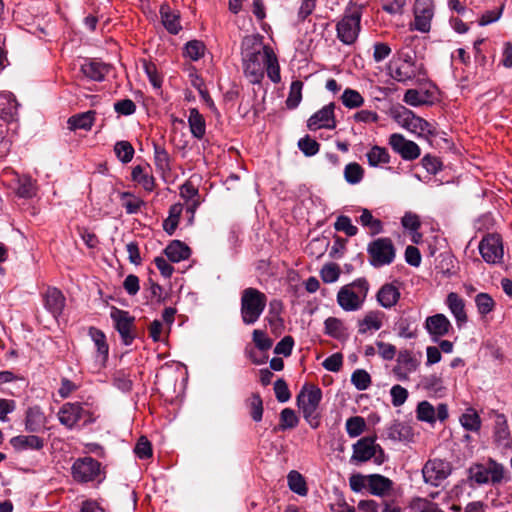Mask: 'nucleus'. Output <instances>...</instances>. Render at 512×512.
<instances>
[{
  "instance_id": "1",
  "label": "nucleus",
  "mask_w": 512,
  "mask_h": 512,
  "mask_svg": "<svg viewBox=\"0 0 512 512\" xmlns=\"http://www.w3.org/2000/svg\"><path fill=\"white\" fill-rule=\"evenodd\" d=\"M263 37L260 35H248L241 43L242 65L245 77L252 84H259L265 73V49Z\"/></svg>"
},
{
  "instance_id": "2",
  "label": "nucleus",
  "mask_w": 512,
  "mask_h": 512,
  "mask_svg": "<svg viewBox=\"0 0 512 512\" xmlns=\"http://www.w3.org/2000/svg\"><path fill=\"white\" fill-rule=\"evenodd\" d=\"M370 290V285L365 277L343 285L336 296L337 304L345 312H356L362 309Z\"/></svg>"
},
{
  "instance_id": "3",
  "label": "nucleus",
  "mask_w": 512,
  "mask_h": 512,
  "mask_svg": "<svg viewBox=\"0 0 512 512\" xmlns=\"http://www.w3.org/2000/svg\"><path fill=\"white\" fill-rule=\"evenodd\" d=\"M321 399L322 391L315 385L303 386L296 398L299 410L306 422L313 429H316L320 424L317 410Z\"/></svg>"
},
{
  "instance_id": "4",
  "label": "nucleus",
  "mask_w": 512,
  "mask_h": 512,
  "mask_svg": "<svg viewBox=\"0 0 512 512\" xmlns=\"http://www.w3.org/2000/svg\"><path fill=\"white\" fill-rule=\"evenodd\" d=\"M267 297L256 288H246L241 296V318L244 324L256 323L265 310Z\"/></svg>"
},
{
  "instance_id": "5",
  "label": "nucleus",
  "mask_w": 512,
  "mask_h": 512,
  "mask_svg": "<svg viewBox=\"0 0 512 512\" xmlns=\"http://www.w3.org/2000/svg\"><path fill=\"white\" fill-rule=\"evenodd\" d=\"M394 119L402 128L416 134L418 137L436 135V129L433 124L417 116L413 111L405 107L396 110Z\"/></svg>"
},
{
  "instance_id": "6",
  "label": "nucleus",
  "mask_w": 512,
  "mask_h": 512,
  "mask_svg": "<svg viewBox=\"0 0 512 512\" xmlns=\"http://www.w3.org/2000/svg\"><path fill=\"white\" fill-rule=\"evenodd\" d=\"M504 466L490 459L486 464H473L469 470V479L477 485L498 484L504 478Z\"/></svg>"
},
{
  "instance_id": "7",
  "label": "nucleus",
  "mask_w": 512,
  "mask_h": 512,
  "mask_svg": "<svg viewBox=\"0 0 512 512\" xmlns=\"http://www.w3.org/2000/svg\"><path fill=\"white\" fill-rule=\"evenodd\" d=\"M369 263L374 268L390 265L396 256L395 246L390 238H378L367 246Z\"/></svg>"
},
{
  "instance_id": "8",
  "label": "nucleus",
  "mask_w": 512,
  "mask_h": 512,
  "mask_svg": "<svg viewBox=\"0 0 512 512\" xmlns=\"http://www.w3.org/2000/svg\"><path fill=\"white\" fill-rule=\"evenodd\" d=\"M378 465L382 464L385 460V454L379 444L375 443L372 437H363L353 445V454L351 461L367 462L370 459Z\"/></svg>"
},
{
  "instance_id": "9",
  "label": "nucleus",
  "mask_w": 512,
  "mask_h": 512,
  "mask_svg": "<svg viewBox=\"0 0 512 512\" xmlns=\"http://www.w3.org/2000/svg\"><path fill=\"white\" fill-rule=\"evenodd\" d=\"M57 418L60 424L69 430L74 429L83 418H85L86 423L94 421V419L91 418L90 412L85 410L79 402L64 403L57 413Z\"/></svg>"
},
{
  "instance_id": "10",
  "label": "nucleus",
  "mask_w": 512,
  "mask_h": 512,
  "mask_svg": "<svg viewBox=\"0 0 512 512\" xmlns=\"http://www.w3.org/2000/svg\"><path fill=\"white\" fill-rule=\"evenodd\" d=\"M361 12L358 8L346 14L337 24V36L341 42L350 45L355 42L360 31Z\"/></svg>"
},
{
  "instance_id": "11",
  "label": "nucleus",
  "mask_w": 512,
  "mask_h": 512,
  "mask_svg": "<svg viewBox=\"0 0 512 512\" xmlns=\"http://www.w3.org/2000/svg\"><path fill=\"white\" fill-rule=\"evenodd\" d=\"M110 317L121 337L122 343L126 346L131 345L136 337L134 332L135 318L128 311L117 308H113Z\"/></svg>"
},
{
  "instance_id": "12",
  "label": "nucleus",
  "mask_w": 512,
  "mask_h": 512,
  "mask_svg": "<svg viewBox=\"0 0 512 512\" xmlns=\"http://www.w3.org/2000/svg\"><path fill=\"white\" fill-rule=\"evenodd\" d=\"M389 74L397 82L409 84L417 78L424 77L426 72L423 64H409L394 61L389 66Z\"/></svg>"
},
{
  "instance_id": "13",
  "label": "nucleus",
  "mask_w": 512,
  "mask_h": 512,
  "mask_svg": "<svg viewBox=\"0 0 512 512\" xmlns=\"http://www.w3.org/2000/svg\"><path fill=\"white\" fill-rule=\"evenodd\" d=\"M420 360L412 351L404 349L397 354L396 365L392 369V373L398 381H408L410 374L417 371Z\"/></svg>"
},
{
  "instance_id": "14",
  "label": "nucleus",
  "mask_w": 512,
  "mask_h": 512,
  "mask_svg": "<svg viewBox=\"0 0 512 512\" xmlns=\"http://www.w3.org/2000/svg\"><path fill=\"white\" fill-rule=\"evenodd\" d=\"M479 252L485 262L498 264L503 259V244L500 235L488 234L479 243Z\"/></svg>"
},
{
  "instance_id": "15",
  "label": "nucleus",
  "mask_w": 512,
  "mask_h": 512,
  "mask_svg": "<svg viewBox=\"0 0 512 512\" xmlns=\"http://www.w3.org/2000/svg\"><path fill=\"white\" fill-rule=\"evenodd\" d=\"M450 473V463L441 459L427 461L422 469L424 481L432 486H439Z\"/></svg>"
},
{
  "instance_id": "16",
  "label": "nucleus",
  "mask_w": 512,
  "mask_h": 512,
  "mask_svg": "<svg viewBox=\"0 0 512 512\" xmlns=\"http://www.w3.org/2000/svg\"><path fill=\"white\" fill-rule=\"evenodd\" d=\"M100 474V463L92 457L77 459L72 465L73 478L82 483L95 480Z\"/></svg>"
},
{
  "instance_id": "17",
  "label": "nucleus",
  "mask_w": 512,
  "mask_h": 512,
  "mask_svg": "<svg viewBox=\"0 0 512 512\" xmlns=\"http://www.w3.org/2000/svg\"><path fill=\"white\" fill-rule=\"evenodd\" d=\"M434 16V5L431 0H416L414 5V22L412 29L426 33L431 28V20Z\"/></svg>"
},
{
  "instance_id": "18",
  "label": "nucleus",
  "mask_w": 512,
  "mask_h": 512,
  "mask_svg": "<svg viewBox=\"0 0 512 512\" xmlns=\"http://www.w3.org/2000/svg\"><path fill=\"white\" fill-rule=\"evenodd\" d=\"M388 143L394 152L399 154L403 160L412 161L421 154V149L414 141L406 139L400 133H393L389 136Z\"/></svg>"
},
{
  "instance_id": "19",
  "label": "nucleus",
  "mask_w": 512,
  "mask_h": 512,
  "mask_svg": "<svg viewBox=\"0 0 512 512\" xmlns=\"http://www.w3.org/2000/svg\"><path fill=\"white\" fill-rule=\"evenodd\" d=\"M335 105L329 103L315 112L307 121V127L311 131L318 129H334L336 127V120L334 115Z\"/></svg>"
},
{
  "instance_id": "20",
  "label": "nucleus",
  "mask_w": 512,
  "mask_h": 512,
  "mask_svg": "<svg viewBox=\"0 0 512 512\" xmlns=\"http://www.w3.org/2000/svg\"><path fill=\"white\" fill-rule=\"evenodd\" d=\"M425 328L432 340L438 341L452 330V324L444 314L438 313L426 318Z\"/></svg>"
},
{
  "instance_id": "21",
  "label": "nucleus",
  "mask_w": 512,
  "mask_h": 512,
  "mask_svg": "<svg viewBox=\"0 0 512 512\" xmlns=\"http://www.w3.org/2000/svg\"><path fill=\"white\" fill-rule=\"evenodd\" d=\"M445 305L454 317L457 327L461 329L468 321L464 299L457 293L450 292L445 299Z\"/></svg>"
},
{
  "instance_id": "22",
  "label": "nucleus",
  "mask_w": 512,
  "mask_h": 512,
  "mask_svg": "<svg viewBox=\"0 0 512 512\" xmlns=\"http://www.w3.org/2000/svg\"><path fill=\"white\" fill-rule=\"evenodd\" d=\"M45 309L57 319L65 307V297L63 293L54 287L48 288L43 295Z\"/></svg>"
},
{
  "instance_id": "23",
  "label": "nucleus",
  "mask_w": 512,
  "mask_h": 512,
  "mask_svg": "<svg viewBox=\"0 0 512 512\" xmlns=\"http://www.w3.org/2000/svg\"><path fill=\"white\" fill-rule=\"evenodd\" d=\"M88 335L90 336L97 350L96 362L99 364V367H104L109 355V346L106 340V336L102 330L96 327H90L88 330Z\"/></svg>"
},
{
  "instance_id": "24",
  "label": "nucleus",
  "mask_w": 512,
  "mask_h": 512,
  "mask_svg": "<svg viewBox=\"0 0 512 512\" xmlns=\"http://www.w3.org/2000/svg\"><path fill=\"white\" fill-rule=\"evenodd\" d=\"M109 70V65L97 59H85L81 64L83 75L93 81H103Z\"/></svg>"
},
{
  "instance_id": "25",
  "label": "nucleus",
  "mask_w": 512,
  "mask_h": 512,
  "mask_svg": "<svg viewBox=\"0 0 512 512\" xmlns=\"http://www.w3.org/2000/svg\"><path fill=\"white\" fill-rule=\"evenodd\" d=\"M384 319L385 314L382 311L372 310L367 312L364 317L358 321V333L364 335L378 331L382 328Z\"/></svg>"
},
{
  "instance_id": "26",
  "label": "nucleus",
  "mask_w": 512,
  "mask_h": 512,
  "mask_svg": "<svg viewBox=\"0 0 512 512\" xmlns=\"http://www.w3.org/2000/svg\"><path fill=\"white\" fill-rule=\"evenodd\" d=\"M47 418L39 406L27 409L25 416V429L28 432L37 433L46 428Z\"/></svg>"
},
{
  "instance_id": "27",
  "label": "nucleus",
  "mask_w": 512,
  "mask_h": 512,
  "mask_svg": "<svg viewBox=\"0 0 512 512\" xmlns=\"http://www.w3.org/2000/svg\"><path fill=\"white\" fill-rule=\"evenodd\" d=\"M494 440L497 445L502 448H510L512 445V438L507 420L503 414H497L495 416Z\"/></svg>"
},
{
  "instance_id": "28",
  "label": "nucleus",
  "mask_w": 512,
  "mask_h": 512,
  "mask_svg": "<svg viewBox=\"0 0 512 512\" xmlns=\"http://www.w3.org/2000/svg\"><path fill=\"white\" fill-rule=\"evenodd\" d=\"M386 435L393 441L404 442L412 440L414 433L412 427L409 424L405 422L394 421L386 428Z\"/></svg>"
},
{
  "instance_id": "29",
  "label": "nucleus",
  "mask_w": 512,
  "mask_h": 512,
  "mask_svg": "<svg viewBox=\"0 0 512 512\" xmlns=\"http://www.w3.org/2000/svg\"><path fill=\"white\" fill-rule=\"evenodd\" d=\"M10 444L17 451L40 450L44 446V441L36 435H19L11 438Z\"/></svg>"
},
{
  "instance_id": "30",
  "label": "nucleus",
  "mask_w": 512,
  "mask_h": 512,
  "mask_svg": "<svg viewBox=\"0 0 512 512\" xmlns=\"http://www.w3.org/2000/svg\"><path fill=\"white\" fill-rule=\"evenodd\" d=\"M376 298L383 308L389 309L397 304L400 291L393 284H384L377 292Z\"/></svg>"
},
{
  "instance_id": "31",
  "label": "nucleus",
  "mask_w": 512,
  "mask_h": 512,
  "mask_svg": "<svg viewBox=\"0 0 512 512\" xmlns=\"http://www.w3.org/2000/svg\"><path fill=\"white\" fill-rule=\"evenodd\" d=\"M393 482L380 474L368 475V490L372 495L384 496L392 489Z\"/></svg>"
},
{
  "instance_id": "32",
  "label": "nucleus",
  "mask_w": 512,
  "mask_h": 512,
  "mask_svg": "<svg viewBox=\"0 0 512 512\" xmlns=\"http://www.w3.org/2000/svg\"><path fill=\"white\" fill-rule=\"evenodd\" d=\"M132 180L141 185L146 191L151 192L155 186V180L150 172V167L137 165L133 168Z\"/></svg>"
},
{
  "instance_id": "33",
  "label": "nucleus",
  "mask_w": 512,
  "mask_h": 512,
  "mask_svg": "<svg viewBox=\"0 0 512 512\" xmlns=\"http://www.w3.org/2000/svg\"><path fill=\"white\" fill-rule=\"evenodd\" d=\"M167 258L175 263L186 260L191 254L190 248L179 240L172 241L164 250Z\"/></svg>"
},
{
  "instance_id": "34",
  "label": "nucleus",
  "mask_w": 512,
  "mask_h": 512,
  "mask_svg": "<svg viewBox=\"0 0 512 512\" xmlns=\"http://www.w3.org/2000/svg\"><path fill=\"white\" fill-rule=\"evenodd\" d=\"M95 115V111H87L73 115L67 121L68 128L71 131H75L78 129L90 130L95 121Z\"/></svg>"
},
{
  "instance_id": "35",
  "label": "nucleus",
  "mask_w": 512,
  "mask_h": 512,
  "mask_svg": "<svg viewBox=\"0 0 512 512\" xmlns=\"http://www.w3.org/2000/svg\"><path fill=\"white\" fill-rule=\"evenodd\" d=\"M188 124L193 137L200 140L205 136L206 122L197 108L189 110Z\"/></svg>"
},
{
  "instance_id": "36",
  "label": "nucleus",
  "mask_w": 512,
  "mask_h": 512,
  "mask_svg": "<svg viewBox=\"0 0 512 512\" xmlns=\"http://www.w3.org/2000/svg\"><path fill=\"white\" fill-rule=\"evenodd\" d=\"M367 162L371 167H381L390 163V154L385 147L374 145L366 153Z\"/></svg>"
},
{
  "instance_id": "37",
  "label": "nucleus",
  "mask_w": 512,
  "mask_h": 512,
  "mask_svg": "<svg viewBox=\"0 0 512 512\" xmlns=\"http://www.w3.org/2000/svg\"><path fill=\"white\" fill-rule=\"evenodd\" d=\"M265 57H266L265 71L267 72L268 78L273 83L280 82L281 76H280V67H279L278 59L271 47H267L265 49Z\"/></svg>"
},
{
  "instance_id": "38",
  "label": "nucleus",
  "mask_w": 512,
  "mask_h": 512,
  "mask_svg": "<svg viewBox=\"0 0 512 512\" xmlns=\"http://www.w3.org/2000/svg\"><path fill=\"white\" fill-rule=\"evenodd\" d=\"M160 14L164 27L171 34H177L181 30L179 16L173 13L169 6H161Z\"/></svg>"
},
{
  "instance_id": "39",
  "label": "nucleus",
  "mask_w": 512,
  "mask_h": 512,
  "mask_svg": "<svg viewBox=\"0 0 512 512\" xmlns=\"http://www.w3.org/2000/svg\"><path fill=\"white\" fill-rule=\"evenodd\" d=\"M358 222L369 230L370 235L374 236L382 232L383 225L379 219L374 218L368 209H362Z\"/></svg>"
},
{
  "instance_id": "40",
  "label": "nucleus",
  "mask_w": 512,
  "mask_h": 512,
  "mask_svg": "<svg viewBox=\"0 0 512 512\" xmlns=\"http://www.w3.org/2000/svg\"><path fill=\"white\" fill-rule=\"evenodd\" d=\"M459 421L462 427L467 431L478 432L481 428V418L473 408L466 409L460 416Z\"/></svg>"
},
{
  "instance_id": "41",
  "label": "nucleus",
  "mask_w": 512,
  "mask_h": 512,
  "mask_svg": "<svg viewBox=\"0 0 512 512\" xmlns=\"http://www.w3.org/2000/svg\"><path fill=\"white\" fill-rule=\"evenodd\" d=\"M122 206L128 214H136L140 211L141 207L145 205L144 201L135 196L131 192L123 191L119 193Z\"/></svg>"
},
{
  "instance_id": "42",
  "label": "nucleus",
  "mask_w": 512,
  "mask_h": 512,
  "mask_svg": "<svg viewBox=\"0 0 512 512\" xmlns=\"http://www.w3.org/2000/svg\"><path fill=\"white\" fill-rule=\"evenodd\" d=\"M420 385L429 393L441 396L445 391L443 380L436 374L425 376L421 379Z\"/></svg>"
},
{
  "instance_id": "43",
  "label": "nucleus",
  "mask_w": 512,
  "mask_h": 512,
  "mask_svg": "<svg viewBox=\"0 0 512 512\" xmlns=\"http://www.w3.org/2000/svg\"><path fill=\"white\" fill-rule=\"evenodd\" d=\"M288 486L294 493L305 496L308 493V488L304 477L295 470H292L287 475Z\"/></svg>"
},
{
  "instance_id": "44",
  "label": "nucleus",
  "mask_w": 512,
  "mask_h": 512,
  "mask_svg": "<svg viewBox=\"0 0 512 512\" xmlns=\"http://www.w3.org/2000/svg\"><path fill=\"white\" fill-rule=\"evenodd\" d=\"M325 333L335 339H341L346 335V328L342 320L329 317L324 322Z\"/></svg>"
},
{
  "instance_id": "45",
  "label": "nucleus",
  "mask_w": 512,
  "mask_h": 512,
  "mask_svg": "<svg viewBox=\"0 0 512 512\" xmlns=\"http://www.w3.org/2000/svg\"><path fill=\"white\" fill-rule=\"evenodd\" d=\"M416 418L419 421L434 424L436 422V411L434 406L428 401H421L416 408Z\"/></svg>"
},
{
  "instance_id": "46",
  "label": "nucleus",
  "mask_w": 512,
  "mask_h": 512,
  "mask_svg": "<svg viewBox=\"0 0 512 512\" xmlns=\"http://www.w3.org/2000/svg\"><path fill=\"white\" fill-rule=\"evenodd\" d=\"M364 177V169L356 162L347 164L344 168V178L351 185L358 184Z\"/></svg>"
},
{
  "instance_id": "47",
  "label": "nucleus",
  "mask_w": 512,
  "mask_h": 512,
  "mask_svg": "<svg viewBox=\"0 0 512 512\" xmlns=\"http://www.w3.org/2000/svg\"><path fill=\"white\" fill-rule=\"evenodd\" d=\"M474 301L477 311L482 317H485L495 308V301L488 293L477 294Z\"/></svg>"
},
{
  "instance_id": "48",
  "label": "nucleus",
  "mask_w": 512,
  "mask_h": 512,
  "mask_svg": "<svg viewBox=\"0 0 512 512\" xmlns=\"http://www.w3.org/2000/svg\"><path fill=\"white\" fill-rule=\"evenodd\" d=\"M36 182L29 176H22L18 180L17 195L21 198H32L36 195Z\"/></svg>"
},
{
  "instance_id": "49",
  "label": "nucleus",
  "mask_w": 512,
  "mask_h": 512,
  "mask_svg": "<svg viewBox=\"0 0 512 512\" xmlns=\"http://www.w3.org/2000/svg\"><path fill=\"white\" fill-rule=\"evenodd\" d=\"M205 45L199 40H191L185 44L184 56L192 61H198L205 53Z\"/></svg>"
},
{
  "instance_id": "50",
  "label": "nucleus",
  "mask_w": 512,
  "mask_h": 512,
  "mask_svg": "<svg viewBox=\"0 0 512 512\" xmlns=\"http://www.w3.org/2000/svg\"><path fill=\"white\" fill-rule=\"evenodd\" d=\"M341 101L346 108L353 109L362 106L364 98L358 91L346 88L341 96Z\"/></svg>"
},
{
  "instance_id": "51",
  "label": "nucleus",
  "mask_w": 512,
  "mask_h": 512,
  "mask_svg": "<svg viewBox=\"0 0 512 512\" xmlns=\"http://www.w3.org/2000/svg\"><path fill=\"white\" fill-rule=\"evenodd\" d=\"M303 83L299 80L293 81L290 86V91L286 99V106L289 109L298 107L302 100Z\"/></svg>"
},
{
  "instance_id": "52",
  "label": "nucleus",
  "mask_w": 512,
  "mask_h": 512,
  "mask_svg": "<svg viewBox=\"0 0 512 512\" xmlns=\"http://www.w3.org/2000/svg\"><path fill=\"white\" fill-rule=\"evenodd\" d=\"M114 152L122 163H128L134 156V148L128 141H118L114 146Z\"/></svg>"
},
{
  "instance_id": "53",
  "label": "nucleus",
  "mask_w": 512,
  "mask_h": 512,
  "mask_svg": "<svg viewBox=\"0 0 512 512\" xmlns=\"http://www.w3.org/2000/svg\"><path fill=\"white\" fill-rule=\"evenodd\" d=\"M351 383L357 390L364 391L371 385V376L364 369H357L351 375Z\"/></svg>"
},
{
  "instance_id": "54",
  "label": "nucleus",
  "mask_w": 512,
  "mask_h": 512,
  "mask_svg": "<svg viewBox=\"0 0 512 512\" xmlns=\"http://www.w3.org/2000/svg\"><path fill=\"white\" fill-rule=\"evenodd\" d=\"M299 419L294 410L284 408L280 413L279 430L293 429L298 425Z\"/></svg>"
},
{
  "instance_id": "55",
  "label": "nucleus",
  "mask_w": 512,
  "mask_h": 512,
  "mask_svg": "<svg viewBox=\"0 0 512 512\" xmlns=\"http://www.w3.org/2000/svg\"><path fill=\"white\" fill-rule=\"evenodd\" d=\"M154 161L157 169L162 172L170 170V156L168 152L159 145H154Z\"/></svg>"
},
{
  "instance_id": "56",
  "label": "nucleus",
  "mask_w": 512,
  "mask_h": 512,
  "mask_svg": "<svg viewBox=\"0 0 512 512\" xmlns=\"http://www.w3.org/2000/svg\"><path fill=\"white\" fill-rule=\"evenodd\" d=\"M365 426L366 424L362 417H350L346 421V432L351 438H355L362 434Z\"/></svg>"
},
{
  "instance_id": "57",
  "label": "nucleus",
  "mask_w": 512,
  "mask_h": 512,
  "mask_svg": "<svg viewBox=\"0 0 512 512\" xmlns=\"http://www.w3.org/2000/svg\"><path fill=\"white\" fill-rule=\"evenodd\" d=\"M334 228L336 231L344 232L349 237L355 236L358 233V228L353 225L351 219L345 215L337 217Z\"/></svg>"
},
{
  "instance_id": "58",
  "label": "nucleus",
  "mask_w": 512,
  "mask_h": 512,
  "mask_svg": "<svg viewBox=\"0 0 512 512\" xmlns=\"http://www.w3.org/2000/svg\"><path fill=\"white\" fill-rule=\"evenodd\" d=\"M340 269L334 263L325 264L321 271L320 277L324 283H334L339 279Z\"/></svg>"
},
{
  "instance_id": "59",
  "label": "nucleus",
  "mask_w": 512,
  "mask_h": 512,
  "mask_svg": "<svg viewBox=\"0 0 512 512\" xmlns=\"http://www.w3.org/2000/svg\"><path fill=\"white\" fill-rule=\"evenodd\" d=\"M408 395L407 389L399 384L393 385L390 389L391 403L394 407L402 406L406 402Z\"/></svg>"
},
{
  "instance_id": "60",
  "label": "nucleus",
  "mask_w": 512,
  "mask_h": 512,
  "mask_svg": "<svg viewBox=\"0 0 512 512\" xmlns=\"http://www.w3.org/2000/svg\"><path fill=\"white\" fill-rule=\"evenodd\" d=\"M298 147L304 155L309 157L317 154L319 151V143L308 135L299 139Z\"/></svg>"
},
{
  "instance_id": "61",
  "label": "nucleus",
  "mask_w": 512,
  "mask_h": 512,
  "mask_svg": "<svg viewBox=\"0 0 512 512\" xmlns=\"http://www.w3.org/2000/svg\"><path fill=\"white\" fill-rule=\"evenodd\" d=\"M403 101L413 107H418L427 103L426 95L416 89H409L405 92Z\"/></svg>"
},
{
  "instance_id": "62",
  "label": "nucleus",
  "mask_w": 512,
  "mask_h": 512,
  "mask_svg": "<svg viewBox=\"0 0 512 512\" xmlns=\"http://www.w3.org/2000/svg\"><path fill=\"white\" fill-rule=\"evenodd\" d=\"M250 414L255 422L262 420L263 402L259 394H253L249 399Z\"/></svg>"
},
{
  "instance_id": "63",
  "label": "nucleus",
  "mask_w": 512,
  "mask_h": 512,
  "mask_svg": "<svg viewBox=\"0 0 512 512\" xmlns=\"http://www.w3.org/2000/svg\"><path fill=\"white\" fill-rule=\"evenodd\" d=\"M379 356L386 361H391L398 354L397 349L393 344L377 341L375 343Z\"/></svg>"
},
{
  "instance_id": "64",
  "label": "nucleus",
  "mask_w": 512,
  "mask_h": 512,
  "mask_svg": "<svg viewBox=\"0 0 512 512\" xmlns=\"http://www.w3.org/2000/svg\"><path fill=\"white\" fill-rule=\"evenodd\" d=\"M252 338L255 346L260 351H267L272 347L273 341L262 330L255 329Z\"/></svg>"
}]
</instances>
